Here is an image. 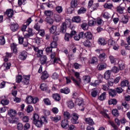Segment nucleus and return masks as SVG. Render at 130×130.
<instances>
[{
  "mask_svg": "<svg viewBox=\"0 0 130 130\" xmlns=\"http://www.w3.org/2000/svg\"><path fill=\"white\" fill-rule=\"evenodd\" d=\"M27 53L25 51H23L20 53L19 58L21 60H25L27 58Z\"/></svg>",
  "mask_w": 130,
  "mask_h": 130,
  "instance_id": "6e6552de",
  "label": "nucleus"
},
{
  "mask_svg": "<svg viewBox=\"0 0 130 130\" xmlns=\"http://www.w3.org/2000/svg\"><path fill=\"white\" fill-rule=\"evenodd\" d=\"M98 62V58H97V57L95 56H93L91 58L90 62L91 64H97Z\"/></svg>",
  "mask_w": 130,
  "mask_h": 130,
  "instance_id": "a878e982",
  "label": "nucleus"
},
{
  "mask_svg": "<svg viewBox=\"0 0 130 130\" xmlns=\"http://www.w3.org/2000/svg\"><path fill=\"white\" fill-rule=\"evenodd\" d=\"M68 107L72 109V108H74V102L73 101H69L68 102Z\"/></svg>",
  "mask_w": 130,
  "mask_h": 130,
  "instance_id": "5fc2aeb1",
  "label": "nucleus"
},
{
  "mask_svg": "<svg viewBox=\"0 0 130 130\" xmlns=\"http://www.w3.org/2000/svg\"><path fill=\"white\" fill-rule=\"evenodd\" d=\"M40 88L42 91H46L47 90V85L45 83L41 84Z\"/></svg>",
  "mask_w": 130,
  "mask_h": 130,
  "instance_id": "a18cd8bd",
  "label": "nucleus"
},
{
  "mask_svg": "<svg viewBox=\"0 0 130 130\" xmlns=\"http://www.w3.org/2000/svg\"><path fill=\"white\" fill-rule=\"evenodd\" d=\"M111 75V71L108 70L105 73L104 79H105L106 80H109L110 78Z\"/></svg>",
  "mask_w": 130,
  "mask_h": 130,
  "instance_id": "412c9836",
  "label": "nucleus"
},
{
  "mask_svg": "<svg viewBox=\"0 0 130 130\" xmlns=\"http://www.w3.org/2000/svg\"><path fill=\"white\" fill-rule=\"evenodd\" d=\"M83 36H84L87 39H89V40H92V39H93V34H92L90 31L86 32L85 34L83 33Z\"/></svg>",
  "mask_w": 130,
  "mask_h": 130,
  "instance_id": "f8f14e48",
  "label": "nucleus"
},
{
  "mask_svg": "<svg viewBox=\"0 0 130 130\" xmlns=\"http://www.w3.org/2000/svg\"><path fill=\"white\" fill-rule=\"evenodd\" d=\"M6 13L9 18H12L14 16V11L12 9L7 10Z\"/></svg>",
  "mask_w": 130,
  "mask_h": 130,
  "instance_id": "5701e85b",
  "label": "nucleus"
},
{
  "mask_svg": "<svg viewBox=\"0 0 130 130\" xmlns=\"http://www.w3.org/2000/svg\"><path fill=\"white\" fill-rule=\"evenodd\" d=\"M27 32H28V34H26L25 35L26 37H30V36H33L34 34H33V31H32V29L28 28Z\"/></svg>",
  "mask_w": 130,
  "mask_h": 130,
  "instance_id": "a19ab883",
  "label": "nucleus"
},
{
  "mask_svg": "<svg viewBox=\"0 0 130 130\" xmlns=\"http://www.w3.org/2000/svg\"><path fill=\"white\" fill-rule=\"evenodd\" d=\"M106 63H99L97 66V70H98V71H102V70L106 69Z\"/></svg>",
  "mask_w": 130,
  "mask_h": 130,
  "instance_id": "ddd939ff",
  "label": "nucleus"
},
{
  "mask_svg": "<svg viewBox=\"0 0 130 130\" xmlns=\"http://www.w3.org/2000/svg\"><path fill=\"white\" fill-rule=\"evenodd\" d=\"M26 111L27 113H30V112H32L33 111V107L31 105H29L27 106Z\"/></svg>",
  "mask_w": 130,
  "mask_h": 130,
  "instance_id": "0e129e2a",
  "label": "nucleus"
},
{
  "mask_svg": "<svg viewBox=\"0 0 130 130\" xmlns=\"http://www.w3.org/2000/svg\"><path fill=\"white\" fill-rule=\"evenodd\" d=\"M127 22H128V17H127V16L122 17L121 22L123 23V24H127Z\"/></svg>",
  "mask_w": 130,
  "mask_h": 130,
  "instance_id": "c03bdc74",
  "label": "nucleus"
},
{
  "mask_svg": "<svg viewBox=\"0 0 130 130\" xmlns=\"http://www.w3.org/2000/svg\"><path fill=\"white\" fill-rule=\"evenodd\" d=\"M60 92V93H64V94H69L70 93V89L68 87H66L61 89Z\"/></svg>",
  "mask_w": 130,
  "mask_h": 130,
  "instance_id": "c9c22d12",
  "label": "nucleus"
},
{
  "mask_svg": "<svg viewBox=\"0 0 130 130\" xmlns=\"http://www.w3.org/2000/svg\"><path fill=\"white\" fill-rule=\"evenodd\" d=\"M109 105H116L117 104V101L116 99H111L109 101Z\"/></svg>",
  "mask_w": 130,
  "mask_h": 130,
  "instance_id": "4c0bfd02",
  "label": "nucleus"
},
{
  "mask_svg": "<svg viewBox=\"0 0 130 130\" xmlns=\"http://www.w3.org/2000/svg\"><path fill=\"white\" fill-rule=\"evenodd\" d=\"M19 29V25L17 23L11 24V29L13 32H16Z\"/></svg>",
  "mask_w": 130,
  "mask_h": 130,
  "instance_id": "6ab92c4d",
  "label": "nucleus"
},
{
  "mask_svg": "<svg viewBox=\"0 0 130 130\" xmlns=\"http://www.w3.org/2000/svg\"><path fill=\"white\" fill-rule=\"evenodd\" d=\"M32 123H34V124H35V125L37 127H41L43 124V121H42L41 119H40L39 120L34 122Z\"/></svg>",
  "mask_w": 130,
  "mask_h": 130,
  "instance_id": "9d476101",
  "label": "nucleus"
},
{
  "mask_svg": "<svg viewBox=\"0 0 130 130\" xmlns=\"http://www.w3.org/2000/svg\"><path fill=\"white\" fill-rule=\"evenodd\" d=\"M6 43V40H5V37H2L0 38V44L1 45H4Z\"/></svg>",
  "mask_w": 130,
  "mask_h": 130,
  "instance_id": "13d9d810",
  "label": "nucleus"
},
{
  "mask_svg": "<svg viewBox=\"0 0 130 130\" xmlns=\"http://www.w3.org/2000/svg\"><path fill=\"white\" fill-rule=\"evenodd\" d=\"M1 103L2 104V105H8L9 103H10V101H9L8 100H3L1 102Z\"/></svg>",
  "mask_w": 130,
  "mask_h": 130,
  "instance_id": "4d7b16f0",
  "label": "nucleus"
},
{
  "mask_svg": "<svg viewBox=\"0 0 130 130\" xmlns=\"http://www.w3.org/2000/svg\"><path fill=\"white\" fill-rule=\"evenodd\" d=\"M63 116L65 119L67 120H69V119H70V118H71V117L72 116L71 115V114H70V113H69V112L68 111L64 112Z\"/></svg>",
  "mask_w": 130,
  "mask_h": 130,
  "instance_id": "bb28decb",
  "label": "nucleus"
},
{
  "mask_svg": "<svg viewBox=\"0 0 130 130\" xmlns=\"http://www.w3.org/2000/svg\"><path fill=\"white\" fill-rule=\"evenodd\" d=\"M129 83L127 80H124L120 82V86L121 88H124V87H128Z\"/></svg>",
  "mask_w": 130,
  "mask_h": 130,
  "instance_id": "4468645a",
  "label": "nucleus"
},
{
  "mask_svg": "<svg viewBox=\"0 0 130 130\" xmlns=\"http://www.w3.org/2000/svg\"><path fill=\"white\" fill-rule=\"evenodd\" d=\"M109 58L111 63H116V60H117V59H116V58L114 57L113 56H110Z\"/></svg>",
  "mask_w": 130,
  "mask_h": 130,
  "instance_id": "37998d69",
  "label": "nucleus"
},
{
  "mask_svg": "<svg viewBox=\"0 0 130 130\" xmlns=\"http://www.w3.org/2000/svg\"><path fill=\"white\" fill-rule=\"evenodd\" d=\"M83 45L86 47H90L91 46V42L89 40H86L83 42Z\"/></svg>",
  "mask_w": 130,
  "mask_h": 130,
  "instance_id": "09e8293b",
  "label": "nucleus"
},
{
  "mask_svg": "<svg viewBox=\"0 0 130 130\" xmlns=\"http://www.w3.org/2000/svg\"><path fill=\"white\" fill-rule=\"evenodd\" d=\"M106 99V92H103L99 97V99L101 101H103V100H105Z\"/></svg>",
  "mask_w": 130,
  "mask_h": 130,
  "instance_id": "c756f323",
  "label": "nucleus"
},
{
  "mask_svg": "<svg viewBox=\"0 0 130 130\" xmlns=\"http://www.w3.org/2000/svg\"><path fill=\"white\" fill-rule=\"evenodd\" d=\"M71 117L72 118V122L73 124H78L79 123V115L76 113H73L71 115Z\"/></svg>",
  "mask_w": 130,
  "mask_h": 130,
  "instance_id": "39448f33",
  "label": "nucleus"
},
{
  "mask_svg": "<svg viewBox=\"0 0 130 130\" xmlns=\"http://www.w3.org/2000/svg\"><path fill=\"white\" fill-rule=\"evenodd\" d=\"M54 20L57 23H59L61 21V17L59 15H55L54 16Z\"/></svg>",
  "mask_w": 130,
  "mask_h": 130,
  "instance_id": "ea45409f",
  "label": "nucleus"
},
{
  "mask_svg": "<svg viewBox=\"0 0 130 130\" xmlns=\"http://www.w3.org/2000/svg\"><path fill=\"white\" fill-rule=\"evenodd\" d=\"M40 119L39 118V115L38 114H35L32 116V123L35 122V121H37V120H39Z\"/></svg>",
  "mask_w": 130,
  "mask_h": 130,
  "instance_id": "7c9ffc66",
  "label": "nucleus"
},
{
  "mask_svg": "<svg viewBox=\"0 0 130 130\" xmlns=\"http://www.w3.org/2000/svg\"><path fill=\"white\" fill-rule=\"evenodd\" d=\"M81 38H83L84 39V32H81L79 33V35L74 36V40H76V41H79V40H80V39L81 38Z\"/></svg>",
  "mask_w": 130,
  "mask_h": 130,
  "instance_id": "2eb2a0df",
  "label": "nucleus"
},
{
  "mask_svg": "<svg viewBox=\"0 0 130 130\" xmlns=\"http://www.w3.org/2000/svg\"><path fill=\"white\" fill-rule=\"evenodd\" d=\"M26 101L28 104H31L33 102V97L31 96H27L26 99Z\"/></svg>",
  "mask_w": 130,
  "mask_h": 130,
  "instance_id": "e433bc0d",
  "label": "nucleus"
},
{
  "mask_svg": "<svg viewBox=\"0 0 130 130\" xmlns=\"http://www.w3.org/2000/svg\"><path fill=\"white\" fill-rule=\"evenodd\" d=\"M8 115L11 117H14L15 115H17V112L13 109L10 110L8 111Z\"/></svg>",
  "mask_w": 130,
  "mask_h": 130,
  "instance_id": "a211bd4d",
  "label": "nucleus"
},
{
  "mask_svg": "<svg viewBox=\"0 0 130 130\" xmlns=\"http://www.w3.org/2000/svg\"><path fill=\"white\" fill-rule=\"evenodd\" d=\"M46 22L50 25H52V24H53V22H54V20H53V19L50 17H47L46 18Z\"/></svg>",
  "mask_w": 130,
  "mask_h": 130,
  "instance_id": "f704fd0d",
  "label": "nucleus"
},
{
  "mask_svg": "<svg viewBox=\"0 0 130 130\" xmlns=\"http://www.w3.org/2000/svg\"><path fill=\"white\" fill-rule=\"evenodd\" d=\"M98 43L100 45H106L107 42L103 38H100L98 40Z\"/></svg>",
  "mask_w": 130,
  "mask_h": 130,
  "instance_id": "f3484780",
  "label": "nucleus"
},
{
  "mask_svg": "<svg viewBox=\"0 0 130 130\" xmlns=\"http://www.w3.org/2000/svg\"><path fill=\"white\" fill-rule=\"evenodd\" d=\"M3 67H4V68H6V70H10L11 68V63L8 62H5L4 64L3 65Z\"/></svg>",
  "mask_w": 130,
  "mask_h": 130,
  "instance_id": "3c124183",
  "label": "nucleus"
},
{
  "mask_svg": "<svg viewBox=\"0 0 130 130\" xmlns=\"http://www.w3.org/2000/svg\"><path fill=\"white\" fill-rule=\"evenodd\" d=\"M47 60V57H46L45 55L42 56V57H41L40 61H41V64H44V63H46Z\"/></svg>",
  "mask_w": 130,
  "mask_h": 130,
  "instance_id": "c85d7f7f",
  "label": "nucleus"
},
{
  "mask_svg": "<svg viewBox=\"0 0 130 130\" xmlns=\"http://www.w3.org/2000/svg\"><path fill=\"white\" fill-rule=\"evenodd\" d=\"M72 25V21H71L70 19H67L65 21L62 23L59 32L62 34H66V32H67V28L68 26H71Z\"/></svg>",
  "mask_w": 130,
  "mask_h": 130,
  "instance_id": "f257e3e1",
  "label": "nucleus"
},
{
  "mask_svg": "<svg viewBox=\"0 0 130 130\" xmlns=\"http://www.w3.org/2000/svg\"><path fill=\"white\" fill-rule=\"evenodd\" d=\"M125 9H126V4L124 3H122L116 8V11L118 13V14H123V12H124V10H125Z\"/></svg>",
  "mask_w": 130,
  "mask_h": 130,
  "instance_id": "7ed1b4c3",
  "label": "nucleus"
},
{
  "mask_svg": "<svg viewBox=\"0 0 130 130\" xmlns=\"http://www.w3.org/2000/svg\"><path fill=\"white\" fill-rule=\"evenodd\" d=\"M43 101L46 105H51V104L50 101L48 99H45L43 100Z\"/></svg>",
  "mask_w": 130,
  "mask_h": 130,
  "instance_id": "69168bd1",
  "label": "nucleus"
},
{
  "mask_svg": "<svg viewBox=\"0 0 130 130\" xmlns=\"http://www.w3.org/2000/svg\"><path fill=\"white\" fill-rule=\"evenodd\" d=\"M57 47V43L55 41H53L51 43V48H56Z\"/></svg>",
  "mask_w": 130,
  "mask_h": 130,
  "instance_id": "052dcab7",
  "label": "nucleus"
},
{
  "mask_svg": "<svg viewBox=\"0 0 130 130\" xmlns=\"http://www.w3.org/2000/svg\"><path fill=\"white\" fill-rule=\"evenodd\" d=\"M34 42H35V43H36V44H37L38 45H39V44H40V38L37 37L36 38H35L34 39Z\"/></svg>",
  "mask_w": 130,
  "mask_h": 130,
  "instance_id": "e2e57ef3",
  "label": "nucleus"
},
{
  "mask_svg": "<svg viewBox=\"0 0 130 130\" xmlns=\"http://www.w3.org/2000/svg\"><path fill=\"white\" fill-rule=\"evenodd\" d=\"M77 31L76 30H72L70 34L66 33L65 34L64 40L66 41H70V38H72L73 36L76 35Z\"/></svg>",
  "mask_w": 130,
  "mask_h": 130,
  "instance_id": "423d86ee",
  "label": "nucleus"
},
{
  "mask_svg": "<svg viewBox=\"0 0 130 130\" xmlns=\"http://www.w3.org/2000/svg\"><path fill=\"white\" fill-rule=\"evenodd\" d=\"M58 35H59V33L54 34L53 36V40L55 42H56L58 40Z\"/></svg>",
  "mask_w": 130,
  "mask_h": 130,
  "instance_id": "603ef678",
  "label": "nucleus"
},
{
  "mask_svg": "<svg viewBox=\"0 0 130 130\" xmlns=\"http://www.w3.org/2000/svg\"><path fill=\"white\" fill-rule=\"evenodd\" d=\"M17 129L22 130L23 129V124L22 123H18L17 124Z\"/></svg>",
  "mask_w": 130,
  "mask_h": 130,
  "instance_id": "774afa93",
  "label": "nucleus"
},
{
  "mask_svg": "<svg viewBox=\"0 0 130 130\" xmlns=\"http://www.w3.org/2000/svg\"><path fill=\"white\" fill-rule=\"evenodd\" d=\"M81 28L83 30H88L89 28V25L87 23H84L81 24Z\"/></svg>",
  "mask_w": 130,
  "mask_h": 130,
  "instance_id": "79ce46f5",
  "label": "nucleus"
},
{
  "mask_svg": "<svg viewBox=\"0 0 130 130\" xmlns=\"http://www.w3.org/2000/svg\"><path fill=\"white\" fill-rule=\"evenodd\" d=\"M10 47L13 52H17V45L15 43H12L10 45Z\"/></svg>",
  "mask_w": 130,
  "mask_h": 130,
  "instance_id": "473e14b6",
  "label": "nucleus"
},
{
  "mask_svg": "<svg viewBox=\"0 0 130 130\" xmlns=\"http://www.w3.org/2000/svg\"><path fill=\"white\" fill-rule=\"evenodd\" d=\"M98 53H99V58L102 62L105 61L106 58V54L102 50H96Z\"/></svg>",
  "mask_w": 130,
  "mask_h": 130,
  "instance_id": "20e7f679",
  "label": "nucleus"
},
{
  "mask_svg": "<svg viewBox=\"0 0 130 130\" xmlns=\"http://www.w3.org/2000/svg\"><path fill=\"white\" fill-rule=\"evenodd\" d=\"M81 21H82V19H81V17L79 16H74L72 18V21L75 23H81Z\"/></svg>",
  "mask_w": 130,
  "mask_h": 130,
  "instance_id": "4be33fe9",
  "label": "nucleus"
},
{
  "mask_svg": "<svg viewBox=\"0 0 130 130\" xmlns=\"http://www.w3.org/2000/svg\"><path fill=\"white\" fill-rule=\"evenodd\" d=\"M23 78L22 77V76L21 75H18L16 77V83H21L22 81V79Z\"/></svg>",
  "mask_w": 130,
  "mask_h": 130,
  "instance_id": "bf43d9fd",
  "label": "nucleus"
},
{
  "mask_svg": "<svg viewBox=\"0 0 130 130\" xmlns=\"http://www.w3.org/2000/svg\"><path fill=\"white\" fill-rule=\"evenodd\" d=\"M109 96H111V97H115L116 96V90L113 89H110L109 90Z\"/></svg>",
  "mask_w": 130,
  "mask_h": 130,
  "instance_id": "aec40b11",
  "label": "nucleus"
},
{
  "mask_svg": "<svg viewBox=\"0 0 130 130\" xmlns=\"http://www.w3.org/2000/svg\"><path fill=\"white\" fill-rule=\"evenodd\" d=\"M52 97L55 101H59L60 100V95L57 93L53 94Z\"/></svg>",
  "mask_w": 130,
  "mask_h": 130,
  "instance_id": "2f4dec72",
  "label": "nucleus"
},
{
  "mask_svg": "<svg viewBox=\"0 0 130 130\" xmlns=\"http://www.w3.org/2000/svg\"><path fill=\"white\" fill-rule=\"evenodd\" d=\"M78 7V0H72L71 2V7L72 9H76Z\"/></svg>",
  "mask_w": 130,
  "mask_h": 130,
  "instance_id": "dca6fc26",
  "label": "nucleus"
},
{
  "mask_svg": "<svg viewBox=\"0 0 130 130\" xmlns=\"http://www.w3.org/2000/svg\"><path fill=\"white\" fill-rule=\"evenodd\" d=\"M61 126L67 129L69 127V121L67 119L62 120L61 122Z\"/></svg>",
  "mask_w": 130,
  "mask_h": 130,
  "instance_id": "0eeeda50",
  "label": "nucleus"
},
{
  "mask_svg": "<svg viewBox=\"0 0 130 130\" xmlns=\"http://www.w3.org/2000/svg\"><path fill=\"white\" fill-rule=\"evenodd\" d=\"M122 106L124 107L126 109H129V104L128 102L126 101H124L122 103Z\"/></svg>",
  "mask_w": 130,
  "mask_h": 130,
  "instance_id": "49530a36",
  "label": "nucleus"
},
{
  "mask_svg": "<svg viewBox=\"0 0 130 130\" xmlns=\"http://www.w3.org/2000/svg\"><path fill=\"white\" fill-rule=\"evenodd\" d=\"M49 77L48 73H47V71H44L43 72L41 79L42 80H46Z\"/></svg>",
  "mask_w": 130,
  "mask_h": 130,
  "instance_id": "b1692460",
  "label": "nucleus"
},
{
  "mask_svg": "<svg viewBox=\"0 0 130 130\" xmlns=\"http://www.w3.org/2000/svg\"><path fill=\"white\" fill-rule=\"evenodd\" d=\"M86 11L87 9L84 7H82L78 11V15H80V14H84V13H86Z\"/></svg>",
  "mask_w": 130,
  "mask_h": 130,
  "instance_id": "58836bf2",
  "label": "nucleus"
},
{
  "mask_svg": "<svg viewBox=\"0 0 130 130\" xmlns=\"http://www.w3.org/2000/svg\"><path fill=\"white\" fill-rule=\"evenodd\" d=\"M75 76L76 78V79H75L73 76H71V80L73 81L75 85L78 86V87H80L81 85V78H80V73L78 72H76L75 74Z\"/></svg>",
  "mask_w": 130,
  "mask_h": 130,
  "instance_id": "f03ea898",
  "label": "nucleus"
},
{
  "mask_svg": "<svg viewBox=\"0 0 130 130\" xmlns=\"http://www.w3.org/2000/svg\"><path fill=\"white\" fill-rule=\"evenodd\" d=\"M30 80V76H26L23 78V85H29V80Z\"/></svg>",
  "mask_w": 130,
  "mask_h": 130,
  "instance_id": "9b49d317",
  "label": "nucleus"
},
{
  "mask_svg": "<svg viewBox=\"0 0 130 130\" xmlns=\"http://www.w3.org/2000/svg\"><path fill=\"white\" fill-rule=\"evenodd\" d=\"M119 71H120V69L115 66L113 67V68L112 69V72H113V73H114L115 74H117V73H118Z\"/></svg>",
  "mask_w": 130,
  "mask_h": 130,
  "instance_id": "de8ad7c7",
  "label": "nucleus"
},
{
  "mask_svg": "<svg viewBox=\"0 0 130 130\" xmlns=\"http://www.w3.org/2000/svg\"><path fill=\"white\" fill-rule=\"evenodd\" d=\"M44 13L46 16H52V15H53L52 12L49 10L45 11Z\"/></svg>",
  "mask_w": 130,
  "mask_h": 130,
  "instance_id": "338daca9",
  "label": "nucleus"
},
{
  "mask_svg": "<svg viewBox=\"0 0 130 130\" xmlns=\"http://www.w3.org/2000/svg\"><path fill=\"white\" fill-rule=\"evenodd\" d=\"M55 31H56V26L53 25L50 29V33H52V34H54Z\"/></svg>",
  "mask_w": 130,
  "mask_h": 130,
  "instance_id": "6e6d98bb",
  "label": "nucleus"
},
{
  "mask_svg": "<svg viewBox=\"0 0 130 130\" xmlns=\"http://www.w3.org/2000/svg\"><path fill=\"white\" fill-rule=\"evenodd\" d=\"M112 114L114 116H116V117H117L119 116V113H118V111H117V109H114L112 111Z\"/></svg>",
  "mask_w": 130,
  "mask_h": 130,
  "instance_id": "8fccbe9b",
  "label": "nucleus"
},
{
  "mask_svg": "<svg viewBox=\"0 0 130 130\" xmlns=\"http://www.w3.org/2000/svg\"><path fill=\"white\" fill-rule=\"evenodd\" d=\"M108 45H109L110 46H111V47H112L113 46H114V45H115V42H114V41L112 40H109L108 43Z\"/></svg>",
  "mask_w": 130,
  "mask_h": 130,
  "instance_id": "680f3d73",
  "label": "nucleus"
},
{
  "mask_svg": "<svg viewBox=\"0 0 130 130\" xmlns=\"http://www.w3.org/2000/svg\"><path fill=\"white\" fill-rule=\"evenodd\" d=\"M61 119V117L60 116H58L57 117H54L52 118V120L53 121H54L55 122H57L59 120H60Z\"/></svg>",
  "mask_w": 130,
  "mask_h": 130,
  "instance_id": "864d4df0",
  "label": "nucleus"
},
{
  "mask_svg": "<svg viewBox=\"0 0 130 130\" xmlns=\"http://www.w3.org/2000/svg\"><path fill=\"white\" fill-rule=\"evenodd\" d=\"M104 7L105 9H111L112 7H113V5H112V4L109 3V2H107L104 5Z\"/></svg>",
  "mask_w": 130,
  "mask_h": 130,
  "instance_id": "72a5a7b5",
  "label": "nucleus"
},
{
  "mask_svg": "<svg viewBox=\"0 0 130 130\" xmlns=\"http://www.w3.org/2000/svg\"><path fill=\"white\" fill-rule=\"evenodd\" d=\"M85 120L86 123H88L90 125H93L95 123L93 121V119H91V118H85Z\"/></svg>",
  "mask_w": 130,
  "mask_h": 130,
  "instance_id": "393cba45",
  "label": "nucleus"
},
{
  "mask_svg": "<svg viewBox=\"0 0 130 130\" xmlns=\"http://www.w3.org/2000/svg\"><path fill=\"white\" fill-rule=\"evenodd\" d=\"M83 81L85 84L90 83L91 82V78L89 76H85L83 77Z\"/></svg>",
  "mask_w": 130,
  "mask_h": 130,
  "instance_id": "cd10ccee",
  "label": "nucleus"
},
{
  "mask_svg": "<svg viewBox=\"0 0 130 130\" xmlns=\"http://www.w3.org/2000/svg\"><path fill=\"white\" fill-rule=\"evenodd\" d=\"M118 63L120 71H122L123 70H124V68H125V63H124V61L122 60H120L118 61Z\"/></svg>",
  "mask_w": 130,
  "mask_h": 130,
  "instance_id": "1a4fd4ad",
  "label": "nucleus"
}]
</instances>
